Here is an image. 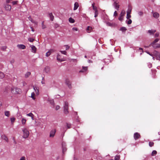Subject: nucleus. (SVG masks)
Instances as JSON below:
<instances>
[{"instance_id": "bb28decb", "label": "nucleus", "mask_w": 160, "mask_h": 160, "mask_svg": "<svg viewBox=\"0 0 160 160\" xmlns=\"http://www.w3.org/2000/svg\"><path fill=\"white\" fill-rule=\"evenodd\" d=\"M22 125H24L25 124L26 120L24 118H22Z\"/></svg>"}, {"instance_id": "9b49d317", "label": "nucleus", "mask_w": 160, "mask_h": 160, "mask_svg": "<svg viewBox=\"0 0 160 160\" xmlns=\"http://www.w3.org/2000/svg\"><path fill=\"white\" fill-rule=\"evenodd\" d=\"M1 138L5 140L7 142H8V137L5 135H2L1 136Z\"/></svg>"}, {"instance_id": "e433bc0d", "label": "nucleus", "mask_w": 160, "mask_h": 160, "mask_svg": "<svg viewBox=\"0 0 160 160\" xmlns=\"http://www.w3.org/2000/svg\"><path fill=\"white\" fill-rule=\"evenodd\" d=\"M34 95L35 94L34 92L32 93L31 97L33 100H35V98L34 97Z\"/></svg>"}, {"instance_id": "412c9836", "label": "nucleus", "mask_w": 160, "mask_h": 160, "mask_svg": "<svg viewBox=\"0 0 160 160\" xmlns=\"http://www.w3.org/2000/svg\"><path fill=\"white\" fill-rule=\"evenodd\" d=\"M153 16L154 18H157L159 17V14L158 12H155L153 13Z\"/></svg>"}, {"instance_id": "79ce46f5", "label": "nucleus", "mask_w": 160, "mask_h": 160, "mask_svg": "<svg viewBox=\"0 0 160 160\" xmlns=\"http://www.w3.org/2000/svg\"><path fill=\"white\" fill-rule=\"evenodd\" d=\"M50 54H51V52H50V51H48V52L46 53V56L47 57H48L50 55Z\"/></svg>"}, {"instance_id": "f704fd0d", "label": "nucleus", "mask_w": 160, "mask_h": 160, "mask_svg": "<svg viewBox=\"0 0 160 160\" xmlns=\"http://www.w3.org/2000/svg\"><path fill=\"white\" fill-rule=\"evenodd\" d=\"M157 154V152L156 150H153L152 152V156H154Z\"/></svg>"}, {"instance_id": "b1692460", "label": "nucleus", "mask_w": 160, "mask_h": 160, "mask_svg": "<svg viewBox=\"0 0 160 160\" xmlns=\"http://www.w3.org/2000/svg\"><path fill=\"white\" fill-rule=\"evenodd\" d=\"M27 115L28 116L31 117L32 120L34 119V115L32 113L30 112L29 113L27 114Z\"/></svg>"}, {"instance_id": "a18cd8bd", "label": "nucleus", "mask_w": 160, "mask_h": 160, "mask_svg": "<svg viewBox=\"0 0 160 160\" xmlns=\"http://www.w3.org/2000/svg\"><path fill=\"white\" fill-rule=\"evenodd\" d=\"M67 126L68 128H71V124L70 123H67Z\"/></svg>"}, {"instance_id": "7c9ffc66", "label": "nucleus", "mask_w": 160, "mask_h": 160, "mask_svg": "<svg viewBox=\"0 0 160 160\" xmlns=\"http://www.w3.org/2000/svg\"><path fill=\"white\" fill-rule=\"evenodd\" d=\"M4 77V74L0 71V78H2Z\"/></svg>"}, {"instance_id": "c85d7f7f", "label": "nucleus", "mask_w": 160, "mask_h": 160, "mask_svg": "<svg viewBox=\"0 0 160 160\" xmlns=\"http://www.w3.org/2000/svg\"><path fill=\"white\" fill-rule=\"evenodd\" d=\"M28 18L29 20L30 21L32 22L33 23H35V22L32 19L31 16H29L28 17Z\"/></svg>"}, {"instance_id": "6e6552de", "label": "nucleus", "mask_w": 160, "mask_h": 160, "mask_svg": "<svg viewBox=\"0 0 160 160\" xmlns=\"http://www.w3.org/2000/svg\"><path fill=\"white\" fill-rule=\"evenodd\" d=\"M88 67H82V69L80 70L79 72H85L88 70Z\"/></svg>"}, {"instance_id": "4468645a", "label": "nucleus", "mask_w": 160, "mask_h": 160, "mask_svg": "<svg viewBox=\"0 0 160 160\" xmlns=\"http://www.w3.org/2000/svg\"><path fill=\"white\" fill-rule=\"evenodd\" d=\"M62 150L63 153L64 152H65L67 150V148L66 147V145L65 144H64L63 143L62 144Z\"/></svg>"}, {"instance_id": "a878e982", "label": "nucleus", "mask_w": 160, "mask_h": 160, "mask_svg": "<svg viewBox=\"0 0 160 160\" xmlns=\"http://www.w3.org/2000/svg\"><path fill=\"white\" fill-rule=\"evenodd\" d=\"M5 115L8 117H9L10 115V112L8 111H6L5 112Z\"/></svg>"}, {"instance_id": "bf43d9fd", "label": "nucleus", "mask_w": 160, "mask_h": 160, "mask_svg": "<svg viewBox=\"0 0 160 160\" xmlns=\"http://www.w3.org/2000/svg\"><path fill=\"white\" fill-rule=\"evenodd\" d=\"M6 48V47L5 46H3L2 47V49L3 50H4Z\"/></svg>"}, {"instance_id": "39448f33", "label": "nucleus", "mask_w": 160, "mask_h": 160, "mask_svg": "<svg viewBox=\"0 0 160 160\" xmlns=\"http://www.w3.org/2000/svg\"><path fill=\"white\" fill-rule=\"evenodd\" d=\"M65 83L68 86L69 88H72L71 85V82L68 79H66L65 80Z\"/></svg>"}, {"instance_id": "cd10ccee", "label": "nucleus", "mask_w": 160, "mask_h": 160, "mask_svg": "<svg viewBox=\"0 0 160 160\" xmlns=\"http://www.w3.org/2000/svg\"><path fill=\"white\" fill-rule=\"evenodd\" d=\"M127 30V28L125 27H121L120 29V30L122 31V32H125Z\"/></svg>"}, {"instance_id": "4c0bfd02", "label": "nucleus", "mask_w": 160, "mask_h": 160, "mask_svg": "<svg viewBox=\"0 0 160 160\" xmlns=\"http://www.w3.org/2000/svg\"><path fill=\"white\" fill-rule=\"evenodd\" d=\"M92 6L93 8V10H94L95 11L96 10H98L97 7H95L94 6V3H93V4H92Z\"/></svg>"}, {"instance_id": "052dcab7", "label": "nucleus", "mask_w": 160, "mask_h": 160, "mask_svg": "<svg viewBox=\"0 0 160 160\" xmlns=\"http://www.w3.org/2000/svg\"><path fill=\"white\" fill-rule=\"evenodd\" d=\"M118 13L116 11H115L114 12V16H116L117 15Z\"/></svg>"}, {"instance_id": "774afa93", "label": "nucleus", "mask_w": 160, "mask_h": 160, "mask_svg": "<svg viewBox=\"0 0 160 160\" xmlns=\"http://www.w3.org/2000/svg\"><path fill=\"white\" fill-rule=\"evenodd\" d=\"M130 10H132V9L129 8L128 11H129V12H130Z\"/></svg>"}, {"instance_id": "6e6d98bb", "label": "nucleus", "mask_w": 160, "mask_h": 160, "mask_svg": "<svg viewBox=\"0 0 160 160\" xmlns=\"http://www.w3.org/2000/svg\"><path fill=\"white\" fill-rule=\"evenodd\" d=\"M44 81H45L44 78L43 77L42 78V81L41 82V83H42V84H44L45 83Z\"/></svg>"}, {"instance_id": "09e8293b", "label": "nucleus", "mask_w": 160, "mask_h": 160, "mask_svg": "<svg viewBox=\"0 0 160 160\" xmlns=\"http://www.w3.org/2000/svg\"><path fill=\"white\" fill-rule=\"evenodd\" d=\"M64 47H66V50L69 49L70 47L68 45H65Z\"/></svg>"}, {"instance_id": "ea45409f", "label": "nucleus", "mask_w": 160, "mask_h": 160, "mask_svg": "<svg viewBox=\"0 0 160 160\" xmlns=\"http://www.w3.org/2000/svg\"><path fill=\"white\" fill-rule=\"evenodd\" d=\"M120 159L119 156L117 155L114 158L115 160H119Z\"/></svg>"}, {"instance_id": "13d9d810", "label": "nucleus", "mask_w": 160, "mask_h": 160, "mask_svg": "<svg viewBox=\"0 0 160 160\" xmlns=\"http://www.w3.org/2000/svg\"><path fill=\"white\" fill-rule=\"evenodd\" d=\"M60 108V107L58 105H57L56 107V108H55V109L56 110L59 109Z\"/></svg>"}, {"instance_id": "2eb2a0df", "label": "nucleus", "mask_w": 160, "mask_h": 160, "mask_svg": "<svg viewBox=\"0 0 160 160\" xmlns=\"http://www.w3.org/2000/svg\"><path fill=\"white\" fill-rule=\"evenodd\" d=\"M131 12V10H130V12L129 11H127V17L126 18L127 19H129L131 17V16L130 15Z\"/></svg>"}, {"instance_id": "c03bdc74", "label": "nucleus", "mask_w": 160, "mask_h": 160, "mask_svg": "<svg viewBox=\"0 0 160 160\" xmlns=\"http://www.w3.org/2000/svg\"><path fill=\"white\" fill-rule=\"evenodd\" d=\"M60 52L62 54H63L64 55L67 54V52L65 51H61Z\"/></svg>"}, {"instance_id": "20e7f679", "label": "nucleus", "mask_w": 160, "mask_h": 160, "mask_svg": "<svg viewBox=\"0 0 160 160\" xmlns=\"http://www.w3.org/2000/svg\"><path fill=\"white\" fill-rule=\"evenodd\" d=\"M141 138V135L138 132H136L134 134V139L136 140Z\"/></svg>"}, {"instance_id": "49530a36", "label": "nucleus", "mask_w": 160, "mask_h": 160, "mask_svg": "<svg viewBox=\"0 0 160 160\" xmlns=\"http://www.w3.org/2000/svg\"><path fill=\"white\" fill-rule=\"evenodd\" d=\"M28 40L30 42H33L34 41V39L33 38H28Z\"/></svg>"}, {"instance_id": "3c124183", "label": "nucleus", "mask_w": 160, "mask_h": 160, "mask_svg": "<svg viewBox=\"0 0 160 160\" xmlns=\"http://www.w3.org/2000/svg\"><path fill=\"white\" fill-rule=\"evenodd\" d=\"M114 7L116 9H117L118 10V8L119 7V5L117 4Z\"/></svg>"}, {"instance_id": "f8f14e48", "label": "nucleus", "mask_w": 160, "mask_h": 160, "mask_svg": "<svg viewBox=\"0 0 160 160\" xmlns=\"http://www.w3.org/2000/svg\"><path fill=\"white\" fill-rule=\"evenodd\" d=\"M79 7V4L78 2H75L74 4L73 10H75L77 9Z\"/></svg>"}, {"instance_id": "680f3d73", "label": "nucleus", "mask_w": 160, "mask_h": 160, "mask_svg": "<svg viewBox=\"0 0 160 160\" xmlns=\"http://www.w3.org/2000/svg\"><path fill=\"white\" fill-rule=\"evenodd\" d=\"M12 1V0H6V2L7 3H9Z\"/></svg>"}, {"instance_id": "7ed1b4c3", "label": "nucleus", "mask_w": 160, "mask_h": 160, "mask_svg": "<svg viewBox=\"0 0 160 160\" xmlns=\"http://www.w3.org/2000/svg\"><path fill=\"white\" fill-rule=\"evenodd\" d=\"M11 92L14 94H16L19 93L21 90L16 88H11Z\"/></svg>"}, {"instance_id": "dca6fc26", "label": "nucleus", "mask_w": 160, "mask_h": 160, "mask_svg": "<svg viewBox=\"0 0 160 160\" xmlns=\"http://www.w3.org/2000/svg\"><path fill=\"white\" fill-rule=\"evenodd\" d=\"M45 72L47 73L49 72L50 71V68L49 67L47 66L45 68H44Z\"/></svg>"}, {"instance_id": "0e129e2a", "label": "nucleus", "mask_w": 160, "mask_h": 160, "mask_svg": "<svg viewBox=\"0 0 160 160\" xmlns=\"http://www.w3.org/2000/svg\"><path fill=\"white\" fill-rule=\"evenodd\" d=\"M147 52V53H148V54H149L150 55L152 56V54H150V53L149 52Z\"/></svg>"}, {"instance_id": "de8ad7c7", "label": "nucleus", "mask_w": 160, "mask_h": 160, "mask_svg": "<svg viewBox=\"0 0 160 160\" xmlns=\"http://www.w3.org/2000/svg\"><path fill=\"white\" fill-rule=\"evenodd\" d=\"M18 1H13L12 2V3L13 5H16L17 4Z\"/></svg>"}, {"instance_id": "f03ea898", "label": "nucleus", "mask_w": 160, "mask_h": 160, "mask_svg": "<svg viewBox=\"0 0 160 160\" xmlns=\"http://www.w3.org/2000/svg\"><path fill=\"white\" fill-rule=\"evenodd\" d=\"M68 104L67 102H65L64 106V112L65 114H67L68 113Z\"/></svg>"}, {"instance_id": "393cba45", "label": "nucleus", "mask_w": 160, "mask_h": 160, "mask_svg": "<svg viewBox=\"0 0 160 160\" xmlns=\"http://www.w3.org/2000/svg\"><path fill=\"white\" fill-rule=\"evenodd\" d=\"M159 40V39L158 38H157L155 39L151 43V45L155 44L156 43L158 42Z\"/></svg>"}, {"instance_id": "338daca9", "label": "nucleus", "mask_w": 160, "mask_h": 160, "mask_svg": "<svg viewBox=\"0 0 160 160\" xmlns=\"http://www.w3.org/2000/svg\"><path fill=\"white\" fill-rule=\"evenodd\" d=\"M13 141H14V143L15 144H16L17 143V142L15 141V140Z\"/></svg>"}, {"instance_id": "4d7b16f0", "label": "nucleus", "mask_w": 160, "mask_h": 160, "mask_svg": "<svg viewBox=\"0 0 160 160\" xmlns=\"http://www.w3.org/2000/svg\"><path fill=\"white\" fill-rule=\"evenodd\" d=\"M72 29L73 31H77L78 28L76 27H73L72 28Z\"/></svg>"}, {"instance_id": "a211bd4d", "label": "nucleus", "mask_w": 160, "mask_h": 160, "mask_svg": "<svg viewBox=\"0 0 160 160\" xmlns=\"http://www.w3.org/2000/svg\"><path fill=\"white\" fill-rule=\"evenodd\" d=\"M156 58L157 60L160 61V54L158 52H157L156 54Z\"/></svg>"}, {"instance_id": "5701e85b", "label": "nucleus", "mask_w": 160, "mask_h": 160, "mask_svg": "<svg viewBox=\"0 0 160 160\" xmlns=\"http://www.w3.org/2000/svg\"><path fill=\"white\" fill-rule=\"evenodd\" d=\"M48 101L52 105L54 106V100L52 99H48Z\"/></svg>"}, {"instance_id": "1a4fd4ad", "label": "nucleus", "mask_w": 160, "mask_h": 160, "mask_svg": "<svg viewBox=\"0 0 160 160\" xmlns=\"http://www.w3.org/2000/svg\"><path fill=\"white\" fill-rule=\"evenodd\" d=\"M17 47L20 48L21 49H25L26 47L25 45L23 44H18L17 45Z\"/></svg>"}, {"instance_id": "423d86ee", "label": "nucleus", "mask_w": 160, "mask_h": 160, "mask_svg": "<svg viewBox=\"0 0 160 160\" xmlns=\"http://www.w3.org/2000/svg\"><path fill=\"white\" fill-rule=\"evenodd\" d=\"M56 130L55 129H54L52 130L50 132V137H53L56 133Z\"/></svg>"}, {"instance_id": "864d4df0", "label": "nucleus", "mask_w": 160, "mask_h": 160, "mask_svg": "<svg viewBox=\"0 0 160 160\" xmlns=\"http://www.w3.org/2000/svg\"><path fill=\"white\" fill-rule=\"evenodd\" d=\"M57 60L58 61H60V62H62V61H64V60H62V59H59L58 58V55L57 56Z\"/></svg>"}, {"instance_id": "69168bd1", "label": "nucleus", "mask_w": 160, "mask_h": 160, "mask_svg": "<svg viewBox=\"0 0 160 160\" xmlns=\"http://www.w3.org/2000/svg\"><path fill=\"white\" fill-rule=\"evenodd\" d=\"M88 62H89V63H90V62H92V61H91L90 60H88Z\"/></svg>"}, {"instance_id": "0eeeda50", "label": "nucleus", "mask_w": 160, "mask_h": 160, "mask_svg": "<svg viewBox=\"0 0 160 160\" xmlns=\"http://www.w3.org/2000/svg\"><path fill=\"white\" fill-rule=\"evenodd\" d=\"M4 7L6 10L7 11H10L11 9V5L9 4L5 5Z\"/></svg>"}, {"instance_id": "a19ab883", "label": "nucleus", "mask_w": 160, "mask_h": 160, "mask_svg": "<svg viewBox=\"0 0 160 160\" xmlns=\"http://www.w3.org/2000/svg\"><path fill=\"white\" fill-rule=\"evenodd\" d=\"M42 29H44L46 28L45 25H44V21L42 22Z\"/></svg>"}, {"instance_id": "4be33fe9", "label": "nucleus", "mask_w": 160, "mask_h": 160, "mask_svg": "<svg viewBox=\"0 0 160 160\" xmlns=\"http://www.w3.org/2000/svg\"><path fill=\"white\" fill-rule=\"evenodd\" d=\"M156 32V30H149L148 31V32L150 34H153Z\"/></svg>"}, {"instance_id": "8fccbe9b", "label": "nucleus", "mask_w": 160, "mask_h": 160, "mask_svg": "<svg viewBox=\"0 0 160 160\" xmlns=\"http://www.w3.org/2000/svg\"><path fill=\"white\" fill-rule=\"evenodd\" d=\"M118 19L120 21H122L123 20V17L120 16V17L118 18Z\"/></svg>"}, {"instance_id": "c756f323", "label": "nucleus", "mask_w": 160, "mask_h": 160, "mask_svg": "<svg viewBox=\"0 0 160 160\" xmlns=\"http://www.w3.org/2000/svg\"><path fill=\"white\" fill-rule=\"evenodd\" d=\"M69 21L71 23H74L75 22V20L74 19L71 18H70L69 19Z\"/></svg>"}, {"instance_id": "473e14b6", "label": "nucleus", "mask_w": 160, "mask_h": 160, "mask_svg": "<svg viewBox=\"0 0 160 160\" xmlns=\"http://www.w3.org/2000/svg\"><path fill=\"white\" fill-rule=\"evenodd\" d=\"M128 20L126 21V23L128 24H130L132 23V21L131 19H128Z\"/></svg>"}, {"instance_id": "5fc2aeb1", "label": "nucleus", "mask_w": 160, "mask_h": 160, "mask_svg": "<svg viewBox=\"0 0 160 160\" xmlns=\"http://www.w3.org/2000/svg\"><path fill=\"white\" fill-rule=\"evenodd\" d=\"M138 14L140 16H142L143 15V13L142 12H138Z\"/></svg>"}, {"instance_id": "2f4dec72", "label": "nucleus", "mask_w": 160, "mask_h": 160, "mask_svg": "<svg viewBox=\"0 0 160 160\" xmlns=\"http://www.w3.org/2000/svg\"><path fill=\"white\" fill-rule=\"evenodd\" d=\"M31 75V72H27L25 74V77L26 78L28 77Z\"/></svg>"}, {"instance_id": "6ab92c4d", "label": "nucleus", "mask_w": 160, "mask_h": 160, "mask_svg": "<svg viewBox=\"0 0 160 160\" xmlns=\"http://www.w3.org/2000/svg\"><path fill=\"white\" fill-rule=\"evenodd\" d=\"M92 27L90 26H88L86 29L87 32L89 33L92 31Z\"/></svg>"}, {"instance_id": "ddd939ff", "label": "nucleus", "mask_w": 160, "mask_h": 160, "mask_svg": "<svg viewBox=\"0 0 160 160\" xmlns=\"http://www.w3.org/2000/svg\"><path fill=\"white\" fill-rule=\"evenodd\" d=\"M33 89L34 90L35 92L37 94H39V91L38 89L36 86H33Z\"/></svg>"}, {"instance_id": "c9c22d12", "label": "nucleus", "mask_w": 160, "mask_h": 160, "mask_svg": "<svg viewBox=\"0 0 160 160\" xmlns=\"http://www.w3.org/2000/svg\"><path fill=\"white\" fill-rule=\"evenodd\" d=\"M98 10H96L95 11V15L94 17L96 18L98 16Z\"/></svg>"}, {"instance_id": "aec40b11", "label": "nucleus", "mask_w": 160, "mask_h": 160, "mask_svg": "<svg viewBox=\"0 0 160 160\" xmlns=\"http://www.w3.org/2000/svg\"><path fill=\"white\" fill-rule=\"evenodd\" d=\"M49 17L50 18V19L52 21L53 20L54 18V17L52 13H49L48 14Z\"/></svg>"}, {"instance_id": "f257e3e1", "label": "nucleus", "mask_w": 160, "mask_h": 160, "mask_svg": "<svg viewBox=\"0 0 160 160\" xmlns=\"http://www.w3.org/2000/svg\"><path fill=\"white\" fill-rule=\"evenodd\" d=\"M23 135L22 137L24 138H26L28 137L29 134V132L26 128H23L22 130Z\"/></svg>"}, {"instance_id": "e2e57ef3", "label": "nucleus", "mask_w": 160, "mask_h": 160, "mask_svg": "<svg viewBox=\"0 0 160 160\" xmlns=\"http://www.w3.org/2000/svg\"><path fill=\"white\" fill-rule=\"evenodd\" d=\"M117 4H118V3H117L115 1L113 3V5L114 6L115 5H116Z\"/></svg>"}, {"instance_id": "f3484780", "label": "nucleus", "mask_w": 160, "mask_h": 160, "mask_svg": "<svg viewBox=\"0 0 160 160\" xmlns=\"http://www.w3.org/2000/svg\"><path fill=\"white\" fill-rule=\"evenodd\" d=\"M31 47L32 52L33 53H35L36 51V47L33 45H32L31 46Z\"/></svg>"}, {"instance_id": "58836bf2", "label": "nucleus", "mask_w": 160, "mask_h": 160, "mask_svg": "<svg viewBox=\"0 0 160 160\" xmlns=\"http://www.w3.org/2000/svg\"><path fill=\"white\" fill-rule=\"evenodd\" d=\"M149 145L150 147H152L153 146L154 142H150L149 143Z\"/></svg>"}, {"instance_id": "9d476101", "label": "nucleus", "mask_w": 160, "mask_h": 160, "mask_svg": "<svg viewBox=\"0 0 160 160\" xmlns=\"http://www.w3.org/2000/svg\"><path fill=\"white\" fill-rule=\"evenodd\" d=\"M151 45L154 48H160V44H152Z\"/></svg>"}, {"instance_id": "72a5a7b5", "label": "nucleus", "mask_w": 160, "mask_h": 160, "mask_svg": "<svg viewBox=\"0 0 160 160\" xmlns=\"http://www.w3.org/2000/svg\"><path fill=\"white\" fill-rule=\"evenodd\" d=\"M125 14V12L124 11H122L120 14V16L123 17Z\"/></svg>"}, {"instance_id": "37998d69", "label": "nucleus", "mask_w": 160, "mask_h": 160, "mask_svg": "<svg viewBox=\"0 0 160 160\" xmlns=\"http://www.w3.org/2000/svg\"><path fill=\"white\" fill-rule=\"evenodd\" d=\"M15 118H10L11 121L12 123H13L15 120Z\"/></svg>"}, {"instance_id": "603ef678", "label": "nucleus", "mask_w": 160, "mask_h": 160, "mask_svg": "<svg viewBox=\"0 0 160 160\" xmlns=\"http://www.w3.org/2000/svg\"><path fill=\"white\" fill-rule=\"evenodd\" d=\"M159 35V33L158 32H157L155 34L154 37H158Z\"/></svg>"}]
</instances>
